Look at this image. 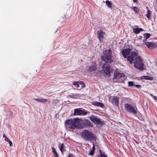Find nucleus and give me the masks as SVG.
<instances>
[{
	"label": "nucleus",
	"mask_w": 157,
	"mask_h": 157,
	"mask_svg": "<svg viewBox=\"0 0 157 157\" xmlns=\"http://www.w3.org/2000/svg\"><path fill=\"white\" fill-rule=\"evenodd\" d=\"M90 119L93 123L96 124H103V123L99 119L97 118L96 117L94 116L90 117Z\"/></svg>",
	"instance_id": "nucleus-11"
},
{
	"label": "nucleus",
	"mask_w": 157,
	"mask_h": 157,
	"mask_svg": "<svg viewBox=\"0 0 157 157\" xmlns=\"http://www.w3.org/2000/svg\"><path fill=\"white\" fill-rule=\"evenodd\" d=\"M9 140V139L7 137L5 139V141L8 142Z\"/></svg>",
	"instance_id": "nucleus-38"
},
{
	"label": "nucleus",
	"mask_w": 157,
	"mask_h": 157,
	"mask_svg": "<svg viewBox=\"0 0 157 157\" xmlns=\"http://www.w3.org/2000/svg\"><path fill=\"white\" fill-rule=\"evenodd\" d=\"M106 4V5L108 7L112 9V4L109 1L107 0H106L105 2Z\"/></svg>",
	"instance_id": "nucleus-22"
},
{
	"label": "nucleus",
	"mask_w": 157,
	"mask_h": 157,
	"mask_svg": "<svg viewBox=\"0 0 157 157\" xmlns=\"http://www.w3.org/2000/svg\"><path fill=\"white\" fill-rule=\"evenodd\" d=\"M91 104L93 105L100 106L101 108H103L104 106V105L103 103L96 101L92 102L91 103Z\"/></svg>",
	"instance_id": "nucleus-16"
},
{
	"label": "nucleus",
	"mask_w": 157,
	"mask_h": 157,
	"mask_svg": "<svg viewBox=\"0 0 157 157\" xmlns=\"http://www.w3.org/2000/svg\"><path fill=\"white\" fill-rule=\"evenodd\" d=\"M51 148L54 157H59L58 154L56 151L55 149L53 147H52Z\"/></svg>",
	"instance_id": "nucleus-19"
},
{
	"label": "nucleus",
	"mask_w": 157,
	"mask_h": 157,
	"mask_svg": "<svg viewBox=\"0 0 157 157\" xmlns=\"http://www.w3.org/2000/svg\"><path fill=\"white\" fill-rule=\"evenodd\" d=\"M80 120L78 118H75L69 119L66 121V124L70 128L72 129L76 128H82L81 125Z\"/></svg>",
	"instance_id": "nucleus-2"
},
{
	"label": "nucleus",
	"mask_w": 157,
	"mask_h": 157,
	"mask_svg": "<svg viewBox=\"0 0 157 157\" xmlns=\"http://www.w3.org/2000/svg\"><path fill=\"white\" fill-rule=\"evenodd\" d=\"M133 0V2L134 3H135L137 1V0Z\"/></svg>",
	"instance_id": "nucleus-41"
},
{
	"label": "nucleus",
	"mask_w": 157,
	"mask_h": 157,
	"mask_svg": "<svg viewBox=\"0 0 157 157\" xmlns=\"http://www.w3.org/2000/svg\"><path fill=\"white\" fill-rule=\"evenodd\" d=\"M151 14V12L150 10L147 11V13L146 14V16L147 18H149Z\"/></svg>",
	"instance_id": "nucleus-27"
},
{
	"label": "nucleus",
	"mask_w": 157,
	"mask_h": 157,
	"mask_svg": "<svg viewBox=\"0 0 157 157\" xmlns=\"http://www.w3.org/2000/svg\"><path fill=\"white\" fill-rule=\"evenodd\" d=\"M143 31V29L141 28H136L133 29V32L136 34L139 33L140 32Z\"/></svg>",
	"instance_id": "nucleus-17"
},
{
	"label": "nucleus",
	"mask_w": 157,
	"mask_h": 157,
	"mask_svg": "<svg viewBox=\"0 0 157 157\" xmlns=\"http://www.w3.org/2000/svg\"><path fill=\"white\" fill-rule=\"evenodd\" d=\"M97 36L100 42H103L105 41V36H106V33L102 30H99L97 31Z\"/></svg>",
	"instance_id": "nucleus-6"
},
{
	"label": "nucleus",
	"mask_w": 157,
	"mask_h": 157,
	"mask_svg": "<svg viewBox=\"0 0 157 157\" xmlns=\"http://www.w3.org/2000/svg\"><path fill=\"white\" fill-rule=\"evenodd\" d=\"M110 66L109 64L105 63L103 66L102 69L105 74L109 76H110Z\"/></svg>",
	"instance_id": "nucleus-8"
},
{
	"label": "nucleus",
	"mask_w": 157,
	"mask_h": 157,
	"mask_svg": "<svg viewBox=\"0 0 157 157\" xmlns=\"http://www.w3.org/2000/svg\"><path fill=\"white\" fill-rule=\"evenodd\" d=\"M144 36L145 39L144 40L143 42H146L147 39L150 37L151 35L150 33H146L144 34Z\"/></svg>",
	"instance_id": "nucleus-20"
},
{
	"label": "nucleus",
	"mask_w": 157,
	"mask_h": 157,
	"mask_svg": "<svg viewBox=\"0 0 157 157\" xmlns=\"http://www.w3.org/2000/svg\"><path fill=\"white\" fill-rule=\"evenodd\" d=\"M67 157H74L72 154L69 153Z\"/></svg>",
	"instance_id": "nucleus-34"
},
{
	"label": "nucleus",
	"mask_w": 157,
	"mask_h": 157,
	"mask_svg": "<svg viewBox=\"0 0 157 157\" xmlns=\"http://www.w3.org/2000/svg\"><path fill=\"white\" fill-rule=\"evenodd\" d=\"M134 86L137 88H140L141 87V86L140 85H134Z\"/></svg>",
	"instance_id": "nucleus-37"
},
{
	"label": "nucleus",
	"mask_w": 157,
	"mask_h": 157,
	"mask_svg": "<svg viewBox=\"0 0 157 157\" xmlns=\"http://www.w3.org/2000/svg\"><path fill=\"white\" fill-rule=\"evenodd\" d=\"M79 95V94H74L73 93L71 94L70 95H69L72 98H76L77 96H78Z\"/></svg>",
	"instance_id": "nucleus-25"
},
{
	"label": "nucleus",
	"mask_w": 157,
	"mask_h": 157,
	"mask_svg": "<svg viewBox=\"0 0 157 157\" xmlns=\"http://www.w3.org/2000/svg\"><path fill=\"white\" fill-rule=\"evenodd\" d=\"M59 150L62 153H63V151H65V146L63 143L60 146H59Z\"/></svg>",
	"instance_id": "nucleus-18"
},
{
	"label": "nucleus",
	"mask_w": 157,
	"mask_h": 157,
	"mask_svg": "<svg viewBox=\"0 0 157 157\" xmlns=\"http://www.w3.org/2000/svg\"><path fill=\"white\" fill-rule=\"evenodd\" d=\"M103 55L101 56V59L105 63H110L113 62L112 59V52L110 48L105 50L103 52Z\"/></svg>",
	"instance_id": "nucleus-3"
},
{
	"label": "nucleus",
	"mask_w": 157,
	"mask_h": 157,
	"mask_svg": "<svg viewBox=\"0 0 157 157\" xmlns=\"http://www.w3.org/2000/svg\"><path fill=\"white\" fill-rule=\"evenodd\" d=\"M146 46L149 48L151 49H153L157 47L156 45L151 42H144Z\"/></svg>",
	"instance_id": "nucleus-14"
},
{
	"label": "nucleus",
	"mask_w": 157,
	"mask_h": 157,
	"mask_svg": "<svg viewBox=\"0 0 157 157\" xmlns=\"http://www.w3.org/2000/svg\"><path fill=\"white\" fill-rule=\"evenodd\" d=\"M82 122L81 123V125L82 126V128L84 127L92 126V124L90 121L88 119H85L84 121H82Z\"/></svg>",
	"instance_id": "nucleus-12"
},
{
	"label": "nucleus",
	"mask_w": 157,
	"mask_h": 157,
	"mask_svg": "<svg viewBox=\"0 0 157 157\" xmlns=\"http://www.w3.org/2000/svg\"><path fill=\"white\" fill-rule=\"evenodd\" d=\"M8 142L9 143V145L10 146H12L13 145L12 143L10 140H9Z\"/></svg>",
	"instance_id": "nucleus-35"
},
{
	"label": "nucleus",
	"mask_w": 157,
	"mask_h": 157,
	"mask_svg": "<svg viewBox=\"0 0 157 157\" xmlns=\"http://www.w3.org/2000/svg\"><path fill=\"white\" fill-rule=\"evenodd\" d=\"M47 100L44 98H40V102H45L47 101Z\"/></svg>",
	"instance_id": "nucleus-30"
},
{
	"label": "nucleus",
	"mask_w": 157,
	"mask_h": 157,
	"mask_svg": "<svg viewBox=\"0 0 157 157\" xmlns=\"http://www.w3.org/2000/svg\"><path fill=\"white\" fill-rule=\"evenodd\" d=\"M93 146L92 147V150L95 151V144H94V142H93Z\"/></svg>",
	"instance_id": "nucleus-36"
},
{
	"label": "nucleus",
	"mask_w": 157,
	"mask_h": 157,
	"mask_svg": "<svg viewBox=\"0 0 157 157\" xmlns=\"http://www.w3.org/2000/svg\"><path fill=\"white\" fill-rule=\"evenodd\" d=\"M125 78V76L123 73H117L114 74V78L117 79L118 82H123Z\"/></svg>",
	"instance_id": "nucleus-5"
},
{
	"label": "nucleus",
	"mask_w": 157,
	"mask_h": 157,
	"mask_svg": "<svg viewBox=\"0 0 157 157\" xmlns=\"http://www.w3.org/2000/svg\"><path fill=\"white\" fill-rule=\"evenodd\" d=\"M133 9L136 13H140V10L136 6L133 7Z\"/></svg>",
	"instance_id": "nucleus-23"
},
{
	"label": "nucleus",
	"mask_w": 157,
	"mask_h": 157,
	"mask_svg": "<svg viewBox=\"0 0 157 157\" xmlns=\"http://www.w3.org/2000/svg\"><path fill=\"white\" fill-rule=\"evenodd\" d=\"M153 97L155 100H157V97L156 96H154Z\"/></svg>",
	"instance_id": "nucleus-39"
},
{
	"label": "nucleus",
	"mask_w": 157,
	"mask_h": 157,
	"mask_svg": "<svg viewBox=\"0 0 157 157\" xmlns=\"http://www.w3.org/2000/svg\"><path fill=\"white\" fill-rule=\"evenodd\" d=\"M94 151L92 150L91 151H90V155H93L94 154Z\"/></svg>",
	"instance_id": "nucleus-31"
},
{
	"label": "nucleus",
	"mask_w": 157,
	"mask_h": 157,
	"mask_svg": "<svg viewBox=\"0 0 157 157\" xmlns=\"http://www.w3.org/2000/svg\"><path fill=\"white\" fill-rule=\"evenodd\" d=\"M109 101L112 103L114 104L116 106H118L119 98L117 96H111L109 98Z\"/></svg>",
	"instance_id": "nucleus-10"
},
{
	"label": "nucleus",
	"mask_w": 157,
	"mask_h": 157,
	"mask_svg": "<svg viewBox=\"0 0 157 157\" xmlns=\"http://www.w3.org/2000/svg\"><path fill=\"white\" fill-rule=\"evenodd\" d=\"M150 95H151V97H153L154 96H153V94H150Z\"/></svg>",
	"instance_id": "nucleus-42"
},
{
	"label": "nucleus",
	"mask_w": 157,
	"mask_h": 157,
	"mask_svg": "<svg viewBox=\"0 0 157 157\" xmlns=\"http://www.w3.org/2000/svg\"><path fill=\"white\" fill-rule=\"evenodd\" d=\"M33 99L34 100H35L37 101H39V102H40V99H39V98H33Z\"/></svg>",
	"instance_id": "nucleus-33"
},
{
	"label": "nucleus",
	"mask_w": 157,
	"mask_h": 157,
	"mask_svg": "<svg viewBox=\"0 0 157 157\" xmlns=\"http://www.w3.org/2000/svg\"><path fill=\"white\" fill-rule=\"evenodd\" d=\"M82 136L86 140H90V141L92 140L93 137V133L89 131L88 130H85L82 133Z\"/></svg>",
	"instance_id": "nucleus-4"
},
{
	"label": "nucleus",
	"mask_w": 157,
	"mask_h": 157,
	"mask_svg": "<svg viewBox=\"0 0 157 157\" xmlns=\"http://www.w3.org/2000/svg\"><path fill=\"white\" fill-rule=\"evenodd\" d=\"M33 99L34 100H35L37 101H39V102H40V99H39V98H33Z\"/></svg>",
	"instance_id": "nucleus-32"
},
{
	"label": "nucleus",
	"mask_w": 157,
	"mask_h": 157,
	"mask_svg": "<svg viewBox=\"0 0 157 157\" xmlns=\"http://www.w3.org/2000/svg\"><path fill=\"white\" fill-rule=\"evenodd\" d=\"M142 79H145L147 80H152L153 79V77L147 76H143L141 77Z\"/></svg>",
	"instance_id": "nucleus-21"
},
{
	"label": "nucleus",
	"mask_w": 157,
	"mask_h": 157,
	"mask_svg": "<svg viewBox=\"0 0 157 157\" xmlns=\"http://www.w3.org/2000/svg\"><path fill=\"white\" fill-rule=\"evenodd\" d=\"M131 49L128 48L126 49H124L121 51V54L124 58H126L130 54Z\"/></svg>",
	"instance_id": "nucleus-13"
},
{
	"label": "nucleus",
	"mask_w": 157,
	"mask_h": 157,
	"mask_svg": "<svg viewBox=\"0 0 157 157\" xmlns=\"http://www.w3.org/2000/svg\"><path fill=\"white\" fill-rule=\"evenodd\" d=\"M127 59L130 64L134 63V66L139 70H143L144 63L140 56L135 52H132L127 56Z\"/></svg>",
	"instance_id": "nucleus-1"
},
{
	"label": "nucleus",
	"mask_w": 157,
	"mask_h": 157,
	"mask_svg": "<svg viewBox=\"0 0 157 157\" xmlns=\"http://www.w3.org/2000/svg\"><path fill=\"white\" fill-rule=\"evenodd\" d=\"M124 107L125 110H126L127 112H130L136 114L137 113L134 107L128 103L125 105Z\"/></svg>",
	"instance_id": "nucleus-7"
},
{
	"label": "nucleus",
	"mask_w": 157,
	"mask_h": 157,
	"mask_svg": "<svg viewBox=\"0 0 157 157\" xmlns=\"http://www.w3.org/2000/svg\"><path fill=\"white\" fill-rule=\"evenodd\" d=\"M79 82H74L73 83V85H74L77 88H78L79 87Z\"/></svg>",
	"instance_id": "nucleus-24"
},
{
	"label": "nucleus",
	"mask_w": 157,
	"mask_h": 157,
	"mask_svg": "<svg viewBox=\"0 0 157 157\" xmlns=\"http://www.w3.org/2000/svg\"><path fill=\"white\" fill-rule=\"evenodd\" d=\"M92 66H90L88 71L90 72H92L95 71L97 69V64L96 62H94L92 63Z\"/></svg>",
	"instance_id": "nucleus-15"
},
{
	"label": "nucleus",
	"mask_w": 157,
	"mask_h": 157,
	"mask_svg": "<svg viewBox=\"0 0 157 157\" xmlns=\"http://www.w3.org/2000/svg\"><path fill=\"white\" fill-rule=\"evenodd\" d=\"M87 113V111L85 110H81L80 109H76L74 110V115H86Z\"/></svg>",
	"instance_id": "nucleus-9"
},
{
	"label": "nucleus",
	"mask_w": 157,
	"mask_h": 157,
	"mask_svg": "<svg viewBox=\"0 0 157 157\" xmlns=\"http://www.w3.org/2000/svg\"><path fill=\"white\" fill-rule=\"evenodd\" d=\"M140 38H142V37L141 36H140Z\"/></svg>",
	"instance_id": "nucleus-43"
},
{
	"label": "nucleus",
	"mask_w": 157,
	"mask_h": 157,
	"mask_svg": "<svg viewBox=\"0 0 157 157\" xmlns=\"http://www.w3.org/2000/svg\"><path fill=\"white\" fill-rule=\"evenodd\" d=\"M79 83L81 86V87L80 89H81L83 88H84L85 87V84L84 83V82H83L80 81L79 82Z\"/></svg>",
	"instance_id": "nucleus-28"
},
{
	"label": "nucleus",
	"mask_w": 157,
	"mask_h": 157,
	"mask_svg": "<svg viewBox=\"0 0 157 157\" xmlns=\"http://www.w3.org/2000/svg\"><path fill=\"white\" fill-rule=\"evenodd\" d=\"M99 152L101 155L99 157H107V156L105 154L104 152H102L101 151V150H99Z\"/></svg>",
	"instance_id": "nucleus-26"
},
{
	"label": "nucleus",
	"mask_w": 157,
	"mask_h": 157,
	"mask_svg": "<svg viewBox=\"0 0 157 157\" xmlns=\"http://www.w3.org/2000/svg\"><path fill=\"white\" fill-rule=\"evenodd\" d=\"M3 138H5V139L6 137V136L5 134H3Z\"/></svg>",
	"instance_id": "nucleus-40"
},
{
	"label": "nucleus",
	"mask_w": 157,
	"mask_h": 157,
	"mask_svg": "<svg viewBox=\"0 0 157 157\" xmlns=\"http://www.w3.org/2000/svg\"><path fill=\"white\" fill-rule=\"evenodd\" d=\"M128 85L129 86L132 87L133 86H134V85L133 82L129 81L128 82Z\"/></svg>",
	"instance_id": "nucleus-29"
}]
</instances>
